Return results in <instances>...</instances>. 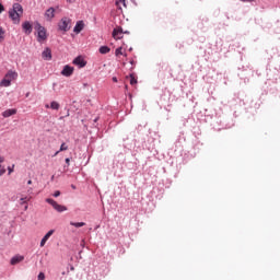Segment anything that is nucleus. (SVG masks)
I'll return each mask as SVG.
<instances>
[{"label": "nucleus", "mask_w": 280, "mask_h": 280, "mask_svg": "<svg viewBox=\"0 0 280 280\" xmlns=\"http://www.w3.org/2000/svg\"><path fill=\"white\" fill-rule=\"evenodd\" d=\"M70 270H75V268L71 267Z\"/></svg>", "instance_id": "42"}, {"label": "nucleus", "mask_w": 280, "mask_h": 280, "mask_svg": "<svg viewBox=\"0 0 280 280\" xmlns=\"http://www.w3.org/2000/svg\"><path fill=\"white\" fill-rule=\"evenodd\" d=\"M73 67L67 65L63 67L62 71H61V75H63L65 78H71V75H73Z\"/></svg>", "instance_id": "5"}, {"label": "nucleus", "mask_w": 280, "mask_h": 280, "mask_svg": "<svg viewBox=\"0 0 280 280\" xmlns=\"http://www.w3.org/2000/svg\"><path fill=\"white\" fill-rule=\"evenodd\" d=\"M109 51H110V48L108 46L100 47V54H108Z\"/></svg>", "instance_id": "19"}, {"label": "nucleus", "mask_w": 280, "mask_h": 280, "mask_svg": "<svg viewBox=\"0 0 280 280\" xmlns=\"http://www.w3.org/2000/svg\"><path fill=\"white\" fill-rule=\"evenodd\" d=\"M9 16L14 21V23H19L21 21V13H16L12 10L9 11Z\"/></svg>", "instance_id": "9"}, {"label": "nucleus", "mask_w": 280, "mask_h": 280, "mask_svg": "<svg viewBox=\"0 0 280 280\" xmlns=\"http://www.w3.org/2000/svg\"><path fill=\"white\" fill-rule=\"evenodd\" d=\"M3 10L5 9L3 8V4L0 3V14L3 12Z\"/></svg>", "instance_id": "28"}, {"label": "nucleus", "mask_w": 280, "mask_h": 280, "mask_svg": "<svg viewBox=\"0 0 280 280\" xmlns=\"http://www.w3.org/2000/svg\"><path fill=\"white\" fill-rule=\"evenodd\" d=\"M0 170H3V165L0 164Z\"/></svg>", "instance_id": "40"}, {"label": "nucleus", "mask_w": 280, "mask_h": 280, "mask_svg": "<svg viewBox=\"0 0 280 280\" xmlns=\"http://www.w3.org/2000/svg\"><path fill=\"white\" fill-rule=\"evenodd\" d=\"M12 115H16V109H7L2 113V117H12Z\"/></svg>", "instance_id": "16"}, {"label": "nucleus", "mask_w": 280, "mask_h": 280, "mask_svg": "<svg viewBox=\"0 0 280 280\" xmlns=\"http://www.w3.org/2000/svg\"><path fill=\"white\" fill-rule=\"evenodd\" d=\"M55 231L54 230H49L45 236L42 238L39 246L40 248H43L45 246V244H47V241L49 240V237H51L54 235Z\"/></svg>", "instance_id": "7"}, {"label": "nucleus", "mask_w": 280, "mask_h": 280, "mask_svg": "<svg viewBox=\"0 0 280 280\" xmlns=\"http://www.w3.org/2000/svg\"><path fill=\"white\" fill-rule=\"evenodd\" d=\"M5 174V167L0 168V176H3Z\"/></svg>", "instance_id": "27"}, {"label": "nucleus", "mask_w": 280, "mask_h": 280, "mask_svg": "<svg viewBox=\"0 0 280 280\" xmlns=\"http://www.w3.org/2000/svg\"><path fill=\"white\" fill-rule=\"evenodd\" d=\"M27 185H32V179H30V180L27 182Z\"/></svg>", "instance_id": "37"}, {"label": "nucleus", "mask_w": 280, "mask_h": 280, "mask_svg": "<svg viewBox=\"0 0 280 280\" xmlns=\"http://www.w3.org/2000/svg\"><path fill=\"white\" fill-rule=\"evenodd\" d=\"M3 161H5V158L0 156V163H3Z\"/></svg>", "instance_id": "32"}, {"label": "nucleus", "mask_w": 280, "mask_h": 280, "mask_svg": "<svg viewBox=\"0 0 280 280\" xmlns=\"http://www.w3.org/2000/svg\"><path fill=\"white\" fill-rule=\"evenodd\" d=\"M71 187H72V189H75V186H74V185H72Z\"/></svg>", "instance_id": "41"}, {"label": "nucleus", "mask_w": 280, "mask_h": 280, "mask_svg": "<svg viewBox=\"0 0 280 280\" xmlns=\"http://www.w3.org/2000/svg\"><path fill=\"white\" fill-rule=\"evenodd\" d=\"M42 57L44 60H51V49L45 48V50L42 52Z\"/></svg>", "instance_id": "14"}, {"label": "nucleus", "mask_w": 280, "mask_h": 280, "mask_svg": "<svg viewBox=\"0 0 280 280\" xmlns=\"http://www.w3.org/2000/svg\"><path fill=\"white\" fill-rule=\"evenodd\" d=\"M66 117H69V109H67V114H66Z\"/></svg>", "instance_id": "36"}, {"label": "nucleus", "mask_w": 280, "mask_h": 280, "mask_svg": "<svg viewBox=\"0 0 280 280\" xmlns=\"http://www.w3.org/2000/svg\"><path fill=\"white\" fill-rule=\"evenodd\" d=\"M122 34H124V30L115 28L113 31V38H115L116 40H119V38H121Z\"/></svg>", "instance_id": "12"}, {"label": "nucleus", "mask_w": 280, "mask_h": 280, "mask_svg": "<svg viewBox=\"0 0 280 280\" xmlns=\"http://www.w3.org/2000/svg\"><path fill=\"white\" fill-rule=\"evenodd\" d=\"M60 152L61 151H57L54 156H58V154H60Z\"/></svg>", "instance_id": "33"}, {"label": "nucleus", "mask_w": 280, "mask_h": 280, "mask_svg": "<svg viewBox=\"0 0 280 280\" xmlns=\"http://www.w3.org/2000/svg\"><path fill=\"white\" fill-rule=\"evenodd\" d=\"M52 196L54 198H58L60 196V190L55 191Z\"/></svg>", "instance_id": "26"}, {"label": "nucleus", "mask_w": 280, "mask_h": 280, "mask_svg": "<svg viewBox=\"0 0 280 280\" xmlns=\"http://www.w3.org/2000/svg\"><path fill=\"white\" fill-rule=\"evenodd\" d=\"M36 30H37V42L43 43V40H47V30H45V27L42 26L40 24L36 25Z\"/></svg>", "instance_id": "3"}, {"label": "nucleus", "mask_w": 280, "mask_h": 280, "mask_svg": "<svg viewBox=\"0 0 280 280\" xmlns=\"http://www.w3.org/2000/svg\"><path fill=\"white\" fill-rule=\"evenodd\" d=\"M4 36H5V31H3V27L0 26V43L1 40H3Z\"/></svg>", "instance_id": "21"}, {"label": "nucleus", "mask_w": 280, "mask_h": 280, "mask_svg": "<svg viewBox=\"0 0 280 280\" xmlns=\"http://www.w3.org/2000/svg\"><path fill=\"white\" fill-rule=\"evenodd\" d=\"M254 0H243V3H250L253 2Z\"/></svg>", "instance_id": "30"}, {"label": "nucleus", "mask_w": 280, "mask_h": 280, "mask_svg": "<svg viewBox=\"0 0 280 280\" xmlns=\"http://www.w3.org/2000/svg\"><path fill=\"white\" fill-rule=\"evenodd\" d=\"M11 11L22 15L23 14V5H21L20 3H14Z\"/></svg>", "instance_id": "13"}, {"label": "nucleus", "mask_w": 280, "mask_h": 280, "mask_svg": "<svg viewBox=\"0 0 280 280\" xmlns=\"http://www.w3.org/2000/svg\"><path fill=\"white\" fill-rule=\"evenodd\" d=\"M8 172H9V174H12V172H14V165L9 166V167H8Z\"/></svg>", "instance_id": "25"}, {"label": "nucleus", "mask_w": 280, "mask_h": 280, "mask_svg": "<svg viewBox=\"0 0 280 280\" xmlns=\"http://www.w3.org/2000/svg\"><path fill=\"white\" fill-rule=\"evenodd\" d=\"M121 1V3H124V5H126V0H120Z\"/></svg>", "instance_id": "35"}, {"label": "nucleus", "mask_w": 280, "mask_h": 280, "mask_svg": "<svg viewBox=\"0 0 280 280\" xmlns=\"http://www.w3.org/2000/svg\"><path fill=\"white\" fill-rule=\"evenodd\" d=\"M50 108H51L52 110H59V109H60V104H59L58 102H56V101H52V102L50 103Z\"/></svg>", "instance_id": "18"}, {"label": "nucleus", "mask_w": 280, "mask_h": 280, "mask_svg": "<svg viewBox=\"0 0 280 280\" xmlns=\"http://www.w3.org/2000/svg\"><path fill=\"white\" fill-rule=\"evenodd\" d=\"M113 82H117V77H114V78H113Z\"/></svg>", "instance_id": "34"}, {"label": "nucleus", "mask_w": 280, "mask_h": 280, "mask_svg": "<svg viewBox=\"0 0 280 280\" xmlns=\"http://www.w3.org/2000/svg\"><path fill=\"white\" fill-rule=\"evenodd\" d=\"M66 163H67V165H70L71 159L67 158V159H66Z\"/></svg>", "instance_id": "29"}, {"label": "nucleus", "mask_w": 280, "mask_h": 280, "mask_svg": "<svg viewBox=\"0 0 280 280\" xmlns=\"http://www.w3.org/2000/svg\"><path fill=\"white\" fill-rule=\"evenodd\" d=\"M116 56H124V51L121 48L116 49Z\"/></svg>", "instance_id": "22"}, {"label": "nucleus", "mask_w": 280, "mask_h": 280, "mask_svg": "<svg viewBox=\"0 0 280 280\" xmlns=\"http://www.w3.org/2000/svg\"><path fill=\"white\" fill-rule=\"evenodd\" d=\"M73 65H77V67H79L80 69L86 67V61H84V58L82 57H77L74 60H73Z\"/></svg>", "instance_id": "8"}, {"label": "nucleus", "mask_w": 280, "mask_h": 280, "mask_svg": "<svg viewBox=\"0 0 280 280\" xmlns=\"http://www.w3.org/2000/svg\"><path fill=\"white\" fill-rule=\"evenodd\" d=\"M21 200H22L23 202H25L26 198H21Z\"/></svg>", "instance_id": "39"}, {"label": "nucleus", "mask_w": 280, "mask_h": 280, "mask_svg": "<svg viewBox=\"0 0 280 280\" xmlns=\"http://www.w3.org/2000/svg\"><path fill=\"white\" fill-rule=\"evenodd\" d=\"M94 121H97V118H96V119H94Z\"/></svg>", "instance_id": "45"}, {"label": "nucleus", "mask_w": 280, "mask_h": 280, "mask_svg": "<svg viewBox=\"0 0 280 280\" xmlns=\"http://www.w3.org/2000/svg\"><path fill=\"white\" fill-rule=\"evenodd\" d=\"M46 202H48V205H51L52 208L58 211V213H63V211H67V206L59 205L56 202V200L51 198H47Z\"/></svg>", "instance_id": "4"}, {"label": "nucleus", "mask_w": 280, "mask_h": 280, "mask_svg": "<svg viewBox=\"0 0 280 280\" xmlns=\"http://www.w3.org/2000/svg\"><path fill=\"white\" fill-rule=\"evenodd\" d=\"M23 259H25L24 256H21V255H16L14 257L11 258V266H16V264H21V261H23Z\"/></svg>", "instance_id": "10"}, {"label": "nucleus", "mask_w": 280, "mask_h": 280, "mask_svg": "<svg viewBox=\"0 0 280 280\" xmlns=\"http://www.w3.org/2000/svg\"><path fill=\"white\" fill-rule=\"evenodd\" d=\"M45 107H46V108H51L50 105H47V104L45 105Z\"/></svg>", "instance_id": "38"}, {"label": "nucleus", "mask_w": 280, "mask_h": 280, "mask_svg": "<svg viewBox=\"0 0 280 280\" xmlns=\"http://www.w3.org/2000/svg\"><path fill=\"white\" fill-rule=\"evenodd\" d=\"M16 78H19V72L14 70H9L0 82V86H4L5 89H8V86L12 85L13 80H16Z\"/></svg>", "instance_id": "1"}, {"label": "nucleus", "mask_w": 280, "mask_h": 280, "mask_svg": "<svg viewBox=\"0 0 280 280\" xmlns=\"http://www.w3.org/2000/svg\"><path fill=\"white\" fill-rule=\"evenodd\" d=\"M24 209L27 210V206H25Z\"/></svg>", "instance_id": "43"}, {"label": "nucleus", "mask_w": 280, "mask_h": 280, "mask_svg": "<svg viewBox=\"0 0 280 280\" xmlns=\"http://www.w3.org/2000/svg\"><path fill=\"white\" fill-rule=\"evenodd\" d=\"M70 226H75V229H81V226H86L85 222H70Z\"/></svg>", "instance_id": "17"}, {"label": "nucleus", "mask_w": 280, "mask_h": 280, "mask_svg": "<svg viewBox=\"0 0 280 280\" xmlns=\"http://www.w3.org/2000/svg\"><path fill=\"white\" fill-rule=\"evenodd\" d=\"M67 150H69V145H67V143L63 142V143L60 145L59 152H65V151H67Z\"/></svg>", "instance_id": "20"}, {"label": "nucleus", "mask_w": 280, "mask_h": 280, "mask_svg": "<svg viewBox=\"0 0 280 280\" xmlns=\"http://www.w3.org/2000/svg\"><path fill=\"white\" fill-rule=\"evenodd\" d=\"M84 30V22L83 21H79L77 22L74 28H73V32L75 34H80V32H82Z\"/></svg>", "instance_id": "11"}, {"label": "nucleus", "mask_w": 280, "mask_h": 280, "mask_svg": "<svg viewBox=\"0 0 280 280\" xmlns=\"http://www.w3.org/2000/svg\"><path fill=\"white\" fill-rule=\"evenodd\" d=\"M38 280H45V273L44 272H39L37 276Z\"/></svg>", "instance_id": "24"}, {"label": "nucleus", "mask_w": 280, "mask_h": 280, "mask_svg": "<svg viewBox=\"0 0 280 280\" xmlns=\"http://www.w3.org/2000/svg\"><path fill=\"white\" fill-rule=\"evenodd\" d=\"M55 16H56V9H54V7H50L45 12V19H46V21H52Z\"/></svg>", "instance_id": "6"}, {"label": "nucleus", "mask_w": 280, "mask_h": 280, "mask_svg": "<svg viewBox=\"0 0 280 280\" xmlns=\"http://www.w3.org/2000/svg\"><path fill=\"white\" fill-rule=\"evenodd\" d=\"M51 180H54V175L51 176Z\"/></svg>", "instance_id": "44"}, {"label": "nucleus", "mask_w": 280, "mask_h": 280, "mask_svg": "<svg viewBox=\"0 0 280 280\" xmlns=\"http://www.w3.org/2000/svg\"><path fill=\"white\" fill-rule=\"evenodd\" d=\"M22 30L25 32V34H30L32 32V24L30 22H24L22 24Z\"/></svg>", "instance_id": "15"}, {"label": "nucleus", "mask_w": 280, "mask_h": 280, "mask_svg": "<svg viewBox=\"0 0 280 280\" xmlns=\"http://www.w3.org/2000/svg\"><path fill=\"white\" fill-rule=\"evenodd\" d=\"M60 32H69L71 30V19L62 18L58 24Z\"/></svg>", "instance_id": "2"}, {"label": "nucleus", "mask_w": 280, "mask_h": 280, "mask_svg": "<svg viewBox=\"0 0 280 280\" xmlns=\"http://www.w3.org/2000/svg\"><path fill=\"white\" fill-rule=\"evenodd\" d=\"M67 3H75V0H67Z\"/></svg>", "instance_id": "31"}, {"label": "nucleus", "mask_w": 280, "mask_h": 280, "mask_svg": "<svg viewBox=\"0 0 280 280\" xmlns=\"http://www.w3.org/2000/svg\"><path fill=\"white\" fill-rule=\"evenodd\" d=\"M130 84L135 85L137 84V79H135V77L130 75Z\"/></svg>", "instance_id": "23"}]
</instances>
